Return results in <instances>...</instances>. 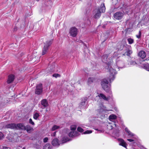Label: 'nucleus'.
<instances>
[{
  "mask_svg": "<svg viewBox=\"0 0 149 149\" xmlns=\"http://www.w3.org/2000/svg\"><path fill=\"white\" fill-rule=\"evenodd\" d=\"M115 77L114 75H108L107 77L103 79L101 83V85L102 88L107 93L111 94V85L109 86V82L111 83L115 79Z\"/></svg>",
  "mask_w": 149,
  "mask_h": 149,
  "instance_id": "obj_1",
  "label": "nucleus"
},
{
  "mask_svg": "<svg viewBox=\"0 0 149 149\" xmlns=\"http://www.w3.org/2000/svg\"><path fill=\"white\" fill-rule=\"evenodd\" d=\"M109 111L111 110H108L103 104H100L98 109L97 110V117L102 119L107 116L106 113Z\"/></svg>",
  "mask_w": 149,
  "mask_h": 149,
  "instance_id": "obj_2",
  "label": "nucleus"
},
{
  "mask_svg": "<svg viewBox=\"0 0 149 149\" xmlns=\"http://www.w3.org/2000/svg\"><path fill=\"white\" fill-rule=\"evenodd\" d=\"M108 57V56L107 54H105L102 57V61L103 62L105 63L106 65L107 66H105L106 69H109V71L110 72V74H117L115 72V70L111 68V65L112 64V61H110L108 63H107L106 62L107 61V58Z\"/></svg>",
  "mask_w": 149,
  "mask_h": 149,
  "instance_id": "obj_3",
  "label": "nucleus"
},
{
  "mask_svg": "<svg viewBox=\"0 0 149 149\" xmlns=\"http://www.w3.org/2000/svg\"><path fill=\"white\" fill-rule=\"evenodd\" d=\"M105 10V7L104 4V3H102L100 7L95 9L93 11L95 18L96 19H99L101 15V13H104Z\"/></svg>",
  "mask_w": 149,
  "mask_h": 149,
  "instance_id": "obj_4",
  "label": "nucleus"
},
{
  "mask_svg": "<svg viewBox=\"0 0 149 149\" xmlns=\"http://www.w3.org/2000/svg\"><path fill=\"white\" fill-rule=\"evenodd\" d=\"M70 139L67 136H63L61 139V143H59L57 139H55L52 141V144L54 146H58L60 145V144L66 142L70 141Z\"/></svg>",
  "mask_w": 149,
  "mask_h": 149,
  "instance_id": "obj_5",
  "label": "nucleus"
},
{
  "mask_svg": "<svg viewBox=\"0 0 149 149\" xmlns=\"http://www.w3.org/2000/svg\"><path fill=\"white\" fill-rule=\"evenodd\" d=\"M53 40H52L47 41L45 43H44L42 52V55H43L45 54L47 52L49 47L51 45L52 43Z\"/></svg>",
  "mask_w": 149,
  "mask_h": 149,
  "instance_id": "obj_6",
  "label": "nucleus"
},
{
  "mask_svg": "<svg viewBox=\"0 0 149 149\" xmlns=\"http://www.w3.org/2000/svg\"><path fill=\"white\" fill-rule=\"evenodd\" d=\"M78 29L74 27H73L70 29L69 33L71 36L73 37H75L78 33Z\"/></svg>",
  "mask_w": 149,
  "mask_h": 149,
  "instance_id": "obj_7",
  "label": "nucleus"
},
{
  "mask_svg": "<svg viewBox=\"0 0 149 149\" xmlns=\"http://www.w3.org/2000/svg\"><path fill=\"white\" fill-rule=\"evenodd\" d=\"M100 98V99H102L105 100L107 101L109 99V97H106V96L102 93H100L98 94L97 96L95 99V101H98L97 99Z\"/></svg>",
  "mask_w": 149,
  "mask_h": 149,
  "instance_id": "obj_8",
  "label": "nucleus"
},
{
  "mask_svg": "<svg viewBox=\"0 0 149 149\" xmlns=\"http://www.w3.org/2000/svg\"><path fill=\"white\" fill-rule=\"evenodd\" d=\"M123 13L121 12H118L114 13L113 15L114 17L116 19H121L123 16Z\"/></svg>",
  "mask_w": 149,
  "mask_h": 149,
  "instance_id": "obj_9",
  "label": "nucleus"
},
{
  "mask_svg": "<svg viewBox=\"0 0 149 149\" xmlns=\"http://www.w3.org/2000/svg\"><path fill=\"white\" fill-rule=\"evenodd\" d=\"M42 84H39L37 85L35 93L38 95L40 94L42 92Z\"/></svg>",
  "mask_w": 149,
  "mask_h": 149,
  "instance_id": "obj_10",
  "label": "nucleus"
},
{
  "mask_svg": "<svg viewBox=\"0 0 149 149\" xmlns=\"http://www.w3.org/2000/svg\"><path fill=\"white\" fill-rule=\"evenodd\" d=\"M15 79V75H9L8 77L7 82L9 84L11 83L14 81Z\"/></svg>",
  "mask_w": 149,
  "mask_h": 149,
  "instance_id": "obj_11",
  "label": "nucleus"
},
{
  "mask_svg": "<svg viewBox=\"0 0 149 149\" xmlns=\"http://www.w3.org/2000/svg\"><path fill=\"white\" fill-rule=\"evenodd\" d=\"M86 100L84 99L79 104V108L81 109L85 108L86 107L87 105L86 103Z\"/></svg>",
  "mask_w": 149,
  "mask_h": 149,
  "instance_id": "obj_12",
  "label": "nucleus"
},
{
  "mask_svg": "<svg viewBox=\"0 0 149 149\" xmlns=\"http://www.w3.org/2000/svg\"><path fill=\"white\" fill-rule=\"evenodd\" d=\"M79 134L76 131H73L70 132L68 134L70 137H72L79 136Z\"/></svg>",
  "mask_w": 149,
  "mask_h": 149,
  "instance_id": "obj_13",
  "label": "nucleus"
},
{
  "mask_svg": "<svg viewBox=\"0 0 149 149\" xmlns=\"http://www.w3.org/2000/svg\"><path fill=\"white\" fill-rule=\"evenodd\" d=\"M118 140L120 145L126 148L127 144L123 139H118Z\"/></svg>",
  "mask_w": 149,
  "mask_h": 149,
  "instance_id": "obj_14",
  "label": "nucleus"
},
{
  "mask_svg": "<svg viewBox=\"0 0 149 149\" xmlns=\"http://www.w3.org/2000/svg\"><path fill=\"white\" fill-rule=\"evenodd\" d=\"M6 127L11 129H16V125L14 123L8 124L6 125Z\"/></svg>",
  "mask_w": 149,
  "mask_h": 149,
  "instance_id": "obj_15",
  "label": "nucleus"
},
{
  "mask_svg": "<svg viewBox=\"0 0 149 149\" xmlns=\"http://www.w3.org/2000/svg\"><path fill=\"white\" fill-rule=\"evenodd\" d=\"M138 55L141 58L143 59L146 57V53L144 51L142 50L139 52Z\"/></svg>",
  "mask_w": 149,
  "mask_h": 149,
  "instance_id": "obj_16",
  "label": "nucleus"
},
{
  "mask_svg": "<svg viewBox=\"0 0 149 149\" xmlns=\"http://www.w3.org/2000/svg\"><path fill=\"white\" fill-rule=\"evenodd\" d=\"M125 130L127 134L129 137H131L135 136L134 134L131 132L127 128H125Z\"/></svg>",
  "mask_w": 149,
  "mask_h": 149,
  "instance_id": "obj_17",
  "label": "nucleus"
},
{
  "mask_svg": "<svg viewBox=\"0 0 149 149\" xmlns=\"http://www.w3.org/2000/svg\"><path fill=\"white\" fill-rule=\"evenodd\" d=\"M25 128V126L22 124H18L16 125V129L24 130Z\"/></svg>",
  "mask_w": 149,
  "mask_h": 149,
  "instance_id": "obj_18",
  "label": "nucleus"
},
{
  "mask_svg": "<svg viewBox=\"0 0 149 149\" xmlns=\"http://www.w3.org/2000/svg\"><path fill=\"white\" fill-rule=\"evenodd\" d=\"M41 103L42 105L44 107H47L48 105L46 99H43L42 100Z\"/></svg>",
  "mask_w": 149,
  "mask_h": 149,
  "instance_id": "obj_19",
  "label": "nucleus"
},
{
  "mask_svg": "<svg viewBox=\"0 0 149 149\" xmlns=\"http://www.w3.org/2000/svg\"><path fill=\"white\" fill-rule=\"evenodd\" d=\"M117 118V116L114 114H111L109 117V120L113 121V120L116 119Z\"/></svg>",
  "mask_w": 149,
  "mask_h": 149,
  "instance_id": "obj_20",
  "label": "nucleus"
},
{
  "mask_svg": "<svg viewBox=\"0 0 149 149\" xmlns=\"http://www.w3.org/2000/svg\"><path fill=\"white\" fill-rule=\"evenodd\" d=\"M113 124L115 126H116V124L114 122H113V123H109L107 125V128L109 130H111L113 129V126L112 125Z\"/></svg>",
  "mask_w": 149,
  "mask_h": 149,
  "instance_id": "obj_21",
  "label": "nucleus"
},
{
  "mask_svg": "<svg viewBox=\"0 0 149 149\" xmlns=\"http://www.w3.org/2000/svg\"><path fill=\"white\" fill-rule=\"evenodd\" d=\"M117 64L119 68H122L124 67V64L122 61H119L117 62Z\"/></svg>",
  "mask_w": 149,
  "mask_h": 149,
  "instance_id": "obj_22",
  "label": "nucleus"
},
{
  "mask_svg": "<svg viewBox=\"0 0 149 149\" xmlns=\"http://www.w3.org/2000/svg\"><path fill=\"white\" fill-rule=\"evenodd\" d=\"M132 51L130 49H128L127 51L123 54L124 55H127L128 56H130L132 53Z\"/></svg>",
  "mask_w": 149,
  "mask_h": 149,
  "instance_id": "obj_23",
  "label": "nucleus"
},
{
  "mask_svg": "<svg viewBox=\"0 0 149 149\" xmlns=\"http://www.w3.org/2000/svg\"><path fill=\"white\" fill-rule=\"evenodd\" d=\"M32 129V128L29 125H27L25 127V128L24 130H26L27 132H30L31 130Z\"/></svg>",
  "mask_w": 149,
  "mask_h": 149,
  "instance_id": "obj_24",
  "label": "nucleus"
},
{
  "mask_svg": "<svg viewBox=\"0 0 149 149\" xmlns=\"http://www.w3.org/2000/svg\"><path fill=\"white\" fill-rule=\"evenodd\" d=\"M125 10V13H128L129 12H131L132 10L130 9L129 6H127L126 8H124Z\"/></svg>",
  "mask_w": 149,
  "mask_h": 149,
  "instance_id": "obj_25",
  "label": "nucleus"
},
{
  "mask_svg": "<svg viewBox=\"0 0 149 149\" xmlns=\"http://www.w3.org/2000/svg\"><path fill=\"white\" fill-rule=\"evenodd\" d=\"M51 147L49 144L47 143L43 147V149H51Z\"/></svg>",
  "mask_w": 149,
  "mask_h": 149,
  "instance_id": "obj_26",
  "label": "nucleus"
},
{
  "mask_svg": "<svg viewBox=\"0 0 149 149\" xmlns=\"http://www.w3.org/2000/svg\"><path fill=\"white\" fill-rule=\"evenodd\" d=\"M143 66L144 68L148 71H149V64L148 63L143 64Z\"/></svg>",
  "mask_w": 149,
  "mask_h": 149,
  "instance_id": "obj_27",
  "label": "nucleus"
},
{
  "mask_svg": "<svg viewBox=\"0 0 149 149\" xmlns=\"http://www.w3.org/2000/svg\"><path fill=\"white\" fill-rule=\"evenodd\" d=\"M94 81V79L93 78H89L88 80V84L89 85L92 83Z\"/></svg>",
  "mask_w": 149,
  "mask_h": 149,
  "instance_id": "obj_28",
  "label": "nucleus"
},
{
  "mask_svg": "<svg viewBox=\"0 0 149 149\" xmlns=\"http://www.w3.org/2000/svg\"><path fill=\"white\" fill-rule=\"evenodd\" d=\"M39 116V113L36 112L33 115V118L35 119L36 120L38 118Z\"/></svg>",
  "mask_w": 149,
  "mask_h": 149,
  "instance_id": "obj_29",
  "label": "nucleus"
},
{
  "mask_svg": "<svg viewBox=\"0 0 149 149\" xmlns=\"http://www.w3.org/2000/svg\"><path fill=\"white\" fill-rule=\"evenodd\" d=\"M59 128V126L56 125H54L52 127V131H54L58 129Z\"/></svg>",
  "mask_w": 149,
  "mask_h": 149,
  "instance_id": "obj_30",
  "label": "nucleus"
},
{
  "mask_svg": "<svg viewBox=\"0 0 149 149\" xmlns=\"http://www.w3.org/2000/svg\"><path fill=\"white\" fill-rule=\"evenodd\" d=\"M127 40L130 44H132L134 42V40L131 38L127 39Z\"/></svg>",
  "mask_w": 149,
  "mask_h": 149,
  "instance_id": "obj_31",
  "label": "nucleus"
},
{
  "mask_svg": "<svg viewBox=\"0 0 149 149\" xmlns=\"http://www.w3.org/2000/svg\"><path fill=\"white\" fill-rule=\"evenodd\" d=\"M77 126L75 125H72L71 126L70 128L71 130H75L76 129Z\"/></svg>",
  "mask_w": 149,
  "mask_h": 149,
  "instance_id": "obj_32",
  "label": "nucleus"
},
{
  "mask_svg": "<svg viewBox=\"0 0 149 149\" xmlns=\"http://www.w3.org/2000/svg\"><path fill=\"white\" fill-rule=\"evenodd\" d=\"M71 85L68 86H67V87L66 88V91L67 92V93H69V92H70V91H71V90H69V88H70V87H71Z\"/></svg>",
  "mask_w": 149,
  "mask_h": 149,
  "instance_id": "obj_33",
  "label": "nucleus"
},
{
  "mask_svg": "<svg viewBox=\"0 0 149 149\" xmlns=\"http://www.w3.org/2000/svg\"><path fill=\"white\" fill-rule=\"evenodd\" d=\"M92 132V131L91 130H86L84 132V134H89L91 133Z\"/></svg>",
  "mask_w": 149,
  "mask_h": 149,
  "instance_id": "obj_34",
  "label": "nucleus"
},
{
  "mask_svg": "<svg viewBox=\"0 0 149 149\" xmlns=\"http://www.w3.org/2000/svg\"><path fill=\"white\" fill-rule=\"evenodd\" d=\"M130 65H135L136 64V62L133 61H131L130 62Z\"/></svg>",
  "mask_w": 149,
  "mask_h": 149,
  "instance_id": "obj_35",
  "label": "nucleus"
},
{
  "mask_svg": "<svg viewBox=\"0 0 149 149\" xmlns=\"http://www.w3.org/2000/svg\"><path fill=\"white\" fill-rule=\"evenodd\" d=\"M77 130L79 132H82L84 131V130L80 127H78L77 129Z\"/></svg>",
  "mask_w": 149,
  "mask_h": 149,
  "instance_id": "obj_36",
  "label": "nucleus"
},
{
  "mask_svg": "<svg viewBox=\"0 0 149 149\" xmlns=\"http://www.w3.org/2000/svg\"><path fill=\"white\" fill-rule=\"evenodd\" d=\"M3 138V134L0 132V140L2 139Z\"/></svg>",
  "mask_w": 149,
  "mask_h": 149,
  "instance_id": "obj_37",
  "label": "nucleus"
},
{
  "mask_svg": "<svg viewBox=\"0 0 149 149\" xmlns=\"http://www.w3.org/2000/svg\"><path fill=\"white\" fill-rule=\"evenodd\" d=\"M29 122L30 124H31L33 125H34V123L32 119L31 118H30L29 120Z\"/></svg>",
  "mask_w": 149,
  "mask_h": 149,
  "instance_id": "obj_38",
  "label": "nucleus"
},
{
  "mask_svg": "<svg viewBox=\"0 0 149 149\" xmlns=\"http://www.w3.org/2000/svg\"><path fill=\"white\" fill-rule=\"evenodd\" d=\"M141 32L140 31H139V34L138 35H137L136 36L137 38H139L141 36Z\"/></svg>",
  "mask_w": 149,
  "mask_h": 149,
  "instance_id": "obj_39",
  "label": "nucleus"
},
{
  "mask_svg": "<svg viewBox=\"0 0 149 149\" xmlns=\"http://www.w3.org/2000/svg\"><path fill=\"white\" fill-rule=\"evenodd\" d=\"M123 46H124V45H121V47L119 48L118 45L117 46L118 48V49L120 50H121L123 49Z\"/></svg>",
  "mask_w": 149,
  "mask_h": 149,
  "instance_id": "obj_40",
  "label": "nucleus"
},
{
  "mask_svg": "<svg viewBox=\"0 0 149 149\" xmlns=\"http://www.w3.org/2000/svg\"><path fill=\"white\" fill-rule=\"evenodd\" d=\"M48 140V138L47 137L43 139V141L44 142H46Z\"/></svg>",
  "mask_w": 149,
  "mask_h": 149,
  "instance_id": "obj_41",
  "label": "nucleus"
},
{
  "mask_svg": "<svg viewBox=\"0 0 149 149\" xmlns=\"http://www.w3.org/2000/svg\"><path fill=\"white\" fill-rule=\"evenodd\" d=\"M60 75H53V77H54L56 78L60 77Z\"/></svg>",
  "mask_w": 149,
  "mask_h": 149,
  "instance_id": "obj_42",
  "label": "nucleus"
},
{
  "mask_svg": "<svg viewBox=\"0 0 149 149\" xmlns=\"http://www.w3.org/2000/svg\"><path fill=\"white\" fill-rule=\"evenodd\" d=\"M127 140L130 142L135 141V140L132 139H127Z\"/></svg>",
  "mask_w": 149,
  "mask_h": 149,
  "instance_id": "obj_43",
  "label": "nucleus"
},
{
  "mask_svg": "<svg viewBox=\"0 0 149 149\" xmlns=\"http://www.w3.org/2000/svg\"><path fill=\"white\" fill-rule=\"evenodd\" d=\"M56 132H54L51 135L52 136H55L56 135Z\"/></svg>",
  "mask_w": 149,
  "mask_h": 149,
  "instance_id": "obj_44",
  "label": "nucleus"
},
{
  "mask_svg": "<svg viewBox=\"0 0 149 149\" xmlns=\"http://www.w3.org/2000/svg\"><path fill=\"white\" fill-rule=\"evenodd\" d=\"M3 149H9L8 148L6 147H3Z\"/></svg>",
  "mask_w": 149,
  "mask_h": 149,
  "instance_id": "obj_45",
  "label": "nucleus"
},
{
  "mask_svg": "<svg viewBox=\"0 0 149 149\" xmlns=\"http://www.w3.org/2000/svg\"><path fill=\"white\" fill-rule=\"evenodd\" d=\"M100 132H103V130H98Z\"/></svg>",
  "mask_w": 149,
  "mask_h": 149,
  "instance_id": "obj_46",
  "label": "nucleus"
},
{
  "mask_svg": "<svg viewBox=\"0 0 149 149\" xmlns=\"http://www.w3.org/2000/svg\"><path fill=\"white\" fill-rule=\"evenodd\" d=\"M56 74V75H57V74H56V73H54V74Z\"/></svg>",
  "mask_w": 149,
  "mask_h": 149,
  "instance_id": "obj_47",
  "label": "nucleus"
},
{
  "mask_svg": "<svg viewBox=\"0 0 149 149\" xmlns=\"http://www.w3.org/2000/svg\"><path fill=\"white\" fill-rule=\"evenodd\" d=\"M22 149H26V148L25 147H23Z\"/></svg>",
  "mask_w": 149,
  "mask_h": 149,
  "instance_id": "obj_48",
  "label": "nucleus"
},
{
  "mask_svg": "<svg viewBox=\"0 0 149 149\" xmlns=\"http://www.w3.org/2000/svg\"><path fill=\"white\" fill-rule=\"evenodd\" d=\"M36 1H39V0H36Z\"/></svg>",
  "mask_w": 149,
  "mask_h": 149,
  "instance_id": "obj_49",
  "label": "nucleus"
},
{
  "mask_svg": "<svg viewBox=\"0 0 149 149\" xmlns=\"http://www.w3.org/2000/svg\"><path fill=\"white\" fill-rule=\"evenodd\" d=\"M95 130H97V129H95Z\"/></svg>",
  "mask_w": 149,
  "mask_h": 149,
  "instance_id": "obj_50",
  "label": "nucleus"
},
{
  "mask_svg": "<svg viewBox=\"0 0 149 149\" xmlns=\"http://www.w3.org/2000/svg\"><path fill=\"white\" fill-rule=\"evenodd\" d=\"M119 45H121V44H119Z\"/></svg>",
  "mask_w": 149,
  "mask_h": 149,
  "instance_id": "obj_51",
  "label": "nucleus"
},
{
  "mask_svg": "<svg viewBox=\"0 0 149 149\" xmlns=\"http://www.w3.org/2000/svg\"><path fill=\"white\" fill-rule=\"evenodd\" d=\"M124 8H123V9H124Z\"/></svg>",
  "mask_w": 149,
  "mask_h": 149,
  "instance_id": "obj_52",
  "label": "nucleus"
}]
</instances>
